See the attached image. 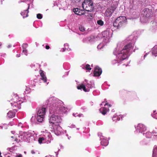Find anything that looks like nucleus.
Here are the masks:
<instances>
[{"mask_svg":"<svg viewBox=\"0 0 157 157\" xmlns=\"http://www.w3.org/2000/svg\"><path fill=\"white\" fill-rule=\"evenodd\" d=\"M24 153H25V154H26V151H24Z\"/></svg>","mask_w":157,"mask_h":157,"instance_id":"40","label":"nucleus"},{"mask_svg":"<svg viewBox=\"0 0 157 157\" xmlns=\"http://www.w3.org/2000/svg\"><path fill=\"white\" fill-rule=\"evenodd\" d=\"M11 137L12 138H13V136H12Z\"/></svg>","mask_w":157,"mask_h":157,"instance_id":"45","label":"nucleus"},{"mask_svg":"<svg viewBox=\"0 0 157 157\" xmlns=\"http://www.w3.org/2000/svg\"><path fill=\"white\" fill-rule=\"evenodd\" d=\"M27 45V44H24V45Z\"/></svg>","mask_w":157,"mask_h":157,"instance_id":"41","label":"nucleus"},{"mask_svg":"<svg viewBox=\"0 0 157 157\" xmlns=\"http://www.w3.org/2000/svg\"><path fill=\"white\" fill-rule=\"evenodd\" d=\"M102 73V70L101 69L99 66H96L94 68V76L95 77H99Z\"/></svg>","mask_w":157,"mask_h":157,"instance_id":"7","label":"nucleus"},{"mask_svg":"<svg viewBox=\"0 0 157 157\" xmlns=\"http://www.w3.org/2000/svg\"><path fill=\"white\" fill-rule=\"evenodd\" d=\"M53 129L55 132H57L58 134L60 133L61 130V127L59 125V124H56L54 125H52Z\"/></svg>","mask_w":157,"mask_h":157,"instance_id":"11","label":"nucleus"},{"mask_svg":"<svg viewBox=\"0 0 157 157\" xmlns=\"http://www.w3.org/2000/svg\"><path fill=\"white\" fill-rule=\"evenodd\" d=\"M31 153L32 154H34L35 153V151L34 150H32L31 151Z\"/></svg>","mask_w":157,"mask_h":157,"instance_id":"33","label":"nucleus"},{"mask_svg":"<svg viewBox=\"0 0 157 157\" xmlns=\"http://www.w3.org/2000/svg\"><path fill=\"white\" fill-rule=\"evenodd\" d=\"M84 10H82L78 8L74 9L73 11L74 13L78 15H81L84 14Z\"/></svg>","mask_w":157,"mask_h":157,"instance_id":"9","label":"nucleus"},{"mask_svg":"<svg viewBox=\"0 0 157 157\" xmlns=\"http://www.w3.org/2000/svg\"><path fill=\"white\" fill-rule=\"evenodd\" d=\"M97 23L100 26H102L103 25L104 22L101 20H99L97 21Z\"/></svg>","mask_w":157,"mask_h":157,"instance_id":"22","label":"nucleus"},{"mask_svg":"<svg viewBox=\"0 0 157 157\" xmlns=\"http://www.w3.org/2000/svg\"><path fill=\"white\" fill-rule=\"evenodd\" d=\"M157 115V113L156 114V115Z\"/></svg>","mask_w":157,"mask_h":157,"instance_id":"46","label":"nucleus"},{"mask_svg":"<svg viewBox=\"0 0 157 157\" xmlns=\"http://www.w3.org/2000/svg\"><path fill=\"white\" fill-rule=\"evenodd\" d=\"M79 29L82 32H84L85 31V29L84 27L80 26H79Z\"/></svg>","mask_w":157,"mask_h":157,"instance_id":"27","label":"nucleus"},{"mask_svg":"<svg viewBox=\"0 0 157 157\" xmlns=\"http://www.w3.org/2000/svg\"><path fill=\"white\" fill-rule=\"evenodd\" d=\"M0 157H2L1 156V152H0Z\"/></svg>","mask_w":157,"mask_h":157,"instance_id":"38","label":"nucleus"},{"mask_svg":"<svg viewBox=\"0 0 157 157\" xmlns=\"http://www.w3.org/2000/svg\"><path fill=\"white\" fill-rule=\"evenodd\" d=\"M15 112L12 111H9L7 113V117L9 118H12L15 116Z\"/></svg>","mask_w":157,"mask_h":157,"instance_id":"16","label":"nucleus"},{"mask_svg":"<svg viewBox=\"0 0 157 157\" xmlns=\"http://www.w3.org/2000/svg\"><path fill=\"white\" fill-rule=\"evenodd\" d=\"M100 110H101V113L103 115H104L106 113L107 109L105 107H103L100 109Z\"/></svg>","mask_w":157,"mask_h":157,"instance_id":"18","label":"nucleus"},{"mask_svg":"<svg viewBox=\"0 0 157 157\" xmlns=\"http://www.w3.org/2000/svg\"><path fill=\"white\" fill-rule=\"evenodd\" d=\"M152 133L151 132H147L146 134V137L148 138H150L151 137Z\"/></svg>","mask_w":157,"mask_h":157,"instance_id":"20","label":"nucleus"},{"mask_svg":"<svg viewBox=\"0 0 157 157\" xmlns=\"http://www.w3.org/2000/svg\"><path fill=\"white\" fill-rule=\"evenodd\" d=\"M53 98H54L53 97L51 98H50L49 100H48V102L49 103H50V101H51L52 100Z\"/></svg>","mask_w":157,"mask_h":157,"instance_id":"32","label":"nucleus"},{"mask_svg":"<svg viewBox=\"0 0 157 157\" xmlns=\"http://www.w3.org/2000/svg\"><path fill=\"white\" fill-rule=\"evenodd\" d=\"M85 68L87 70L90 71L91 70V68L90 67V66L89 64L86 65Z\"/></svg>","mask_w":157,"mask_h":157,"instance_id":"23","label":"nucleus"},{"mask_svg":"<svg viewBox=\"0 0 157 157\" xmlns=\"http://www.w3.org/2000/svg\"><path fill=\"white\" fill-rule=\"evenodd\" d=\"M1 45H2V43L0 42V47L1 46Z\"/></svg>","mask_w":157,"mask_h":157,"instance_id":"37","label":"nucleus"},{"mask_svg":"<svg viewBox=\"0 0 157 157\" xmlns=\"http://www.w3.org/2000/svg\"><path fill=\"white\" fill-rule=\"evenodd\" d=\"M93 3L92 0H84L82 6L83 10L88 12H91L94 8Z\"/></svg>","mask_w":157,"mask_h":157,"instance_id":"3","label":"nucleus"},{"mask_svg":"<svg viewBox=\"0 0 157 157\" xmlns=\"http://www.w3.org/2000/svg\"><path fill=\"white\" fill-rule=\"evenodd\" d=\"M137 129L139 130L140 132H143L146 130V128L143 124L140 123L137 125Z\"/></svg>","mask_w":157,"mask_h":157,"instance_id":"10","label":"nucleus"},{"mask_svg":"<svg viewBox=\"0 0 157 157\" xmlns=\"http://www.w3.org/2000/svg\"><path fill=\"white\" fill-rule=\"evenodd\" d=\"M44 140V137H40L39 138L38 140V142L39 144H41L42 143V141Z\"/></svg>","mask_w":157,"mask_h":157,"instance_id":"21","label":"nucleus"},{"mask_svg":"<svg viewBox=\"0 0 157 157\" xmlns=\"http://www.w3.org/2000/svg\"><path fill=\"white\" fill-rule=\"evenodd\" d=\"M133 48L132 43H128V44H126L124 46V48L122 50V52L123 53H125V52H127L129 53L130 50L132 49Z\"/></svg>","mask_w":157,"mask_h":157,"instance_id":"6","label":"nucleus"},{"mask_svg":"<svg viewBox=\"0 0 157 157\" xmlns=\"http://www.w3.org/2000/svg\"><path fill=\"white\" fill-rule=\"evenodd\" d=\"M126 21V18L125 16H119L114 22L113 25L117 29H120L124 26Z\"/></svg>","mask_w":157,"mask_h":157,"instance_id":"2","label":"nucleus"},{"mask_svg":"<svg viewBox=\"0 0 157 157\" xmlns=\"http://www.w3.org/2000/svg\"><path fill=\"white\" fill-rule=\"evenodd\" d=\"M109 106L110 107L111 106L110 105H109Z\"/></svg>","mask_w":157,"mask_h":157,"instance_id":"42","label":"nucleus"},{"mask_svg":"<svg viewBox=\"0 0 157 157\" xmlns=\"http://www.w3.org/2000/svg\"><path fill=\"white\" fill-rule=\"evenodd\" d=\"M101 144L102 146H106L108 144V141L107 139H103L101 141Z\"/></svg>","mask_w":157,"mask_h":157,"instance_id":"17","label":"nucleus"},{"mask_svg":"<svg viewBox=\"0 0 157 157\" xmlns=\"http://www.w3.org/2000/svg\"><path fill=\"white\" fill-rule=\"evenodd\" d=\"M74 0L75 1V2H79L81 0Z\"/></svg>","mask_w":157,"mask_h":157,"instance_id":"34","label":"nucleus"},{"mask_svg":"<svg viewBox=\"0 0 157 157\" xmlns=\"http://www.w3.org/2000/svg\"><path fill=\"white\" fill-rule=\"evenodd\" d=\"M108 104V103H106L104 105V106H106V105H107Z\"/></svg>","mask_w":157,"mask_h":157,"instance_id":"36","label":"nucleus"},{"mask_svg":"<svg viewBox=\"0 0 157 157\" xmlns=\"http://www.w3.org/2000/svg\"><path fill=\"white\" fill-rule=\"evenodd\" d=\"M77 88L78 90H81L82 89L85 92L89 91V88H86L83 84H81L80 85L78 86L77 87Z\"/></svg>","mask_w":157,"mask_h":157,"instance_id":"14","label":"nucleus"},{"mask_svg":"<svg viewBox=\"0 0 157 157\" xmlns=\"http://www.w3.org/2000/svg\"><path fill=\"white\" fill-rule=\"evenodd\" d=\"M85 86L86 88H89L90 90V88H91L92 87V85L91 84L87 83Z\"/></svg>","mask_w":157,"mask_h":157,"instance_id":"24","label":"nucleus"},{"mask_svg":"<svg viewBox=\"0 0 157 157\" xmlns=\"http://www.w3.org/2000/svg\"><path fill=\"white\" fill-rule=\"evenodd\" d=\"M156 118H157V117Z\"/></svg>","mask_w":157,"mask_h":157,"instance_id":"47","label":"nucleus"},{"mask_svg":"<svg viewBox=\"0 0 157 157\" xmlns=\"http://www.w3.org/2000/svg\"><path fill=\"white\" fill-rule=\"evenodd\" d=\"M37 17L39 19H41L42 17V16L40 13H38L37 15Z\"/></svg>","mask_w":157,"mask_h":157,"instance_id":"25","label":"nucleus"},{"mask_svg":"<svg viewBox=\"0 0 157 157\" xmlns=\"http://www.w3.org/2000/svg\"><path fill=\"white\" fill-rule=\"evenodd\" d=\"M64 107H61V108H60L61 109H62L63 108H64Z\"/></svg>","mask_w":157,"mask_h":157,"instance_id":"39","label":"nucleus"},{"mask_svg":"<svg viewBox=\"0 0 157 157\" xmlns=\"http://www.w3.org/2000/svg\"><path fill=\"white\" fill-rule=\"evenodd\" d=\"M153 157H157V156H153Z\"/></svg>","mask_w":157,"mask_h":157,"instance_id":"43","label":"nucleus"},{"mask_svg":"<svg viewBox=\"0 0 157 157\" xmlns=\"http://www.w3.org/2000/svg\"><path fill=\"white\" fill-rule=\"evenodd\" d=\"M26 52V50L25 49H23V52Z\"/></svg>","mask_w":157,"mask_h":157,"instance_id":"35","label":"nucleus"},{"mask_svg":"<svg viewBox=\"0 0 157 157\" xmlns=\"http://www.w3.org/2000/svg\"><path fill=\"white\" fill-rule=\"evenodd\" d=\"M119 118L118 117H116L115 116H113V121L117 120V121H119Z\"/></svg>","mask_w":157,"mask_h":157,"instance_id":"26","label":"nucleus"},{"mask_svg":"<svg viewBox=\"0 0 157 157\" xmlns=\"http://www.w3.org/2000/svg\"><path fill=\"white\" fill-rule=\"evenodd\" d=\"M11 105L12 108L14 110L17 111L21 107V104L22 103L21 100L19 99L18 96L14 95L11 99Z\"/></svg>","mask_w":157,"mask_h":157,"instance_id":"1","label":"nucleus"},{"mask_svg":"<svg viewBox=\"0 0 157 157\" xmlns=\"http://www.w3.org/2000/svg\"><path fill=\"white\" fill-rule=\"evenodd\" d=\"M15 141L17 143H19L20 141V140H18V139L16 138L15 139Z\"/></svg>","mask_w":157,"mask_h":157,"instance_id":"29","label":"nucleus"},{"mask_svg":"<svg viewBox=\"0 0 157 157\" xmlns=\"http://www.w3.org/2000/svg\"><path fill=\"white\" fill-rule=\"evenodd\" d=\"M46 110L45 108L41 107L39 109L36 117V119L38 121L42 122L43 121Z\"/></svg>","mask_w":157,"mask_h":157,"instance_id":"4","label":"nucleus"},{"mask_svg":"<svg viewBox=\"0 0 157 157\" xmlns=\"http://www.w3.org/2000/svg\"><path fill=\"white\" fill-rule=\"evenodd\" d=\"M115 9L116 8L113 6H111L110 8L107 9L105 13L106 16L107 17L111 16Z\"/></svg>","mask_w":157,"mask_h":157,"instance_id":"8","label":"nucleus"},{"mask_svg":"<svg viewBox=\"0 0 157 157\" xmlns=\"http://www.w3.org/2000/svg\"><path fill=\"white\" fill-rule=\"evenodd\" d=\"M27 6V9L24 10L21 13V15L23 16V18L26 17L28 16V13H29V10L30 6L29 4H28Z\"/></svg>","mask_w":157,"mask_h":157,"instance_id":"13","label":"nucleus"},{"mask_svg":"<svg viewBox=\"0 0 157 157\" xmlns=\"http://www.w3.org/2000/svg\"><path fill=\"white\" fill-rule=\"evenodd\" d=\"M40 76L41 77V80L43 81L44 82L46 81V77L44 74V71L42 70H40L39 71Z\"/></svg>","mask_w":157,"mask_h":157,"instance_id":"15","label":"nucleus"},{"mask_svg":"<svg viewBox=\"0 0 157 157\" xmlns=\"http://www.w3.org/2000/svg\"><path fill=\"white\" fill-rule=\"evenodd\" d=\"M152 134H156L157 133V129L155 128V130H153L151 132Z\"/></svg>","mask_w":157,"mask_h":157,"instance_id":"28","label":"nucleus"},{"mask_svg":"<svg viewBox=\"0 0 157 157\" xmlns=\"http://www.w3.org/2000/svg\"><path fill=\"white\" fill-rule=\"evenodd\" d=\"M16 157H22V155L21 154H19L18 155H17Z\"/></svg>","mask_w":157,"mask_h":157,"instance_id":"30","label":"nucleus"},{"mask_svg":"<svg viewBox=\"0 0 157 157\" xmlns=\"http://www.w3.org/2000/svg\"><path fill=\"white\" fill-rule=\"evenodd\" d=\"M49 48H50V47H49V46L46 45L45 46V48L46 49H47V50L49 49Z\"/></svg>","mask_w":157,"mask_h":157,"instance_id":"31","label":"nucleus"},{"mask_svg":"<svg viewBox=\"0 0 157 157\" xmlns=\"http://www.w3.org/2000/svg\"><path fill=\"white\" fill-rule=\"evenodd\" d=\"M128 53L127 52L123 53L122 52L121 50V53L119 54V56H120V59L122 60L125 59L127 57Z\"/></svg>","mask_w":157,"mask_h":157,"instance_id":"12","label":"nucleus"},{"mask_svg":"<svg viewBox=\"0 0 157 157\" xmlns=\"http://www.w3.org/2000/svg\"><path fill=\"white\" fill-rule=\"evenodd\" d=\"M10 157V156H8V157Z\"/></svg>","mask_w":157,"mask_h":157,"instance_id":"44","label":"nucleus"},{"mask_svg":"<svg viewBox=\"0 0 157 157\" xmlns=\"http://www.w3.org/2000/svg\"><path fill=\"white\" fill-rule=\"evenodd\" d=\"M49 122L52 124V125L58 124L61 122V118L57 114H53L50 118Z\"/></svg>","mask_w":157,"mask_h":157,"instance_id":"5","label":"nucleus"},{"mask_svg":"<svg viewBox=\"0 0 157 157\" xmlns=\"http://www.w3.org/2000/svg\"><path fill=\"white\" fill-rule=\"evenodd\" d=\"M153 156H157V147H154L153 150Z\"/></svg>","mask_w":157,"mask_h":157,"instance_id":"19","label":"nucleus"}]
</instances>
